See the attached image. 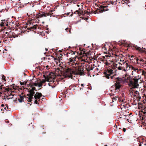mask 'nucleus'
<instances>
[{
    "mask_svg": "<svg viewBox=\"0 0 146 146\" xmlns=\"http://www.w3.org/2000/svg\"><path fill=\"white\" fill-rule=\"evenodd\" d=\"M37 86V83H32L30 87V88L28 89L29 94H27V96H28V97H27L28 100H27V101H28L29 102H31L32 101L33 96L35 94L34 91H37L36 88L33 86Z\"/></svg>",
    "mask_w": 146,
    "mask_h": 146,
    "instance_id": "f257e3e1",
    "label": "nucleus"
},
{
    "mask_svg": "<svg viewBox=\"0 0 146 146\" xmlns=\"http://www.w3.org/2000/svg\"><path fill=\"white\" fill-rule=\"evenodd\" d=\"M55 10H51L48 13H45L44 12L38 13L35 17L34 18H33V17H32L31 20H34L35 19L42 18L43 17H46L47 16H50V17H51V16L54 14L53 12Z\"/></svg>",
    "mask_w": 146,
    "mask_h": 146,
    "instance_id": "f03ea898",
    "label": "nucleus"
},
{
    "mask_svg": "<svg viewBox=\"0 0 146 146\" xmlns=\"http://www.w3.org/2000/svg\"><path fill=\"white\" fill-rule=\"evenodd\" d=\"M126 78L127 77V79L129 80V84L130 86L132 87L133 88H138L139 86L138 84V80L137 79L133 78V79H130V76L128 75H126Z\"/></svg>",
    "mask_w": 146,
    "mask_h": 146,
    "instance_id": "7ed1b4c3",
    "label": "nucleus"
},
{
    "mask_svg": "<svg viewBox=\"0 0 146 146\" xmlns=\"http://www.w3.org/2000/svg\"><path fill=\"white\" fill-rule=\"evenodd\" d=\"M114 1H113L112 0L107 1L105 4L106 6H103L102 5L100 6V7H99V12L100 13H102L104 12V11H107L108 9L106 8L108 7L107 5H109L110 4L112 5L114 4Z\"/></svg>",
    "mask_w": 146,
    "mask_h": 146,
    "instance_id": "20e7f679",
    "label": "nucleus"
},
{
    "mask_svg": "<svg viewBox=\"0 0 146 146\" xmlns=\"http://www.w3.org/2000/svg\"><path fill=\"white\" fill-rule=\"evenodd\" d=\"M76 74V72L70 68H68L64 74L65 77H68L72 78L73 77H75Z\"/></svg>",
    "mask_w": 146,
    "mask_h": 146,
    "instance_id": "39448f33",
    "label": "nucleus"
},
{
    "mask_svg": "<svg viewBox=\"0 0 146 146\" xmlns=\"http://www.w3.org/2000/svg\"><path fill=\"white\" fill-rule=\"evenodd\" d=\"M123 80L122 78L119 77L117 78H116L115 81L116 83L114 85H113V86L115 87V90H119L121 88V84L123 83Z\"/></svg>",
    "mask_w": 146,
    "mask_h": 146,
    "instance_id": "423d86ee",
    "label": "nucleus"
},
{
    "mask_svg": "<svg viewBox=\"0 0 146 146\" xmlns=\"http://www.w3.org/2000/svg\"><path fill=\"white\" fill-rule=\"evenodd\" d=\"M123 65H125V66L126 67V69H125V71L126 70L128 71L130 69H131V70H133L135 71H136V70H137V72L138 71V69L137 68H135L132 65L128 64L126 61H125L123 63Z\"/></svg>",
    "mask_w": 146,
    "mask_h": 146,
    "instance_id": "0eeeda50",
    "label": "nucleus"
},
{
    "mask_svg": "<svg viewBox=\"0 0 146 146\" xmlns=\"http://www.w3.org/2000/svg\"><path fill=\"white\" fill-rule=\"evenodd\" d=\"M77 56H76L75 57L72 58V57L69 59V61L67 62V63L69 64H70V65L72 66L73 67L75 66H74V65H75L77 64V63H75L74 62L75 61H76V58L77 57ZM76 65H75V66Z\"/></svg>",
    "mask_w": 146,
    "mask_h": 146,
    "instance_id": "6e6552de",
    "label": "nucleus"
},
{
    "mask_svg": "<svg viewBox=\"0 0 146 146\" xmlns=\"http://www.w3.org/2000/svg\"><path fill=\"white\" fill-rule=\"evenodd\" d=\"M113 73V70L111 69H109L106 70L104 72L105 75V76L108 79H109L110 75L112 74Z\"/></svg>",
    "mask_w": 146,
    "mask_h": 146,
    "instance_id": "1a4fd4ad",
    "label": "nucleus"
},
{
    "mask_svg": "<svg viewBox=\"0 0 146 146\" xmlns=\"http://www.w3.org/2000/svg\"><path fill=\"white\" fill-rule=\"evenodd\" d=\"M42 95L41 93H39L38 92H36V94L34 96V97L35 99H39V101L40 100V97L42 96ZM34 103L37 104H38L37 102V101L36 100L35 101Z\"/></svg>",
    "mask_w": 146,
    "mask_h": 146,
    "instance_id": "9d476101",
    "label": "nucleus"
},
{
    "mask_svg": "<svg viewBox=\"0 0 146 146\" xmlns=\"http://www.w3.org/2000/svg\"><path fill=\"white\" fill-rule=\"evenodd\" d=\"M3 85H2L1 86H0V89L1 90H2L3 89L5 88V92H7L8 93V94L9 96H10L11 95H12L13 96H14L12 94V91H11V90L10 89L9 90V88H5L3 87Z\"/></svg>",
    "mask_w": 146,
    "mask_h": 146,
    "instance_id": "9b49d317",
    "label": "nucleus"
},
{
    "mask_svg": "<svg viewBox=\"0 0 146 146\" xmlns=\"http://www.w3.org/2000/svg\"><path fill=\"white\" fill-rule=\"evenodd\" d=\"M137 63L138 64H140L142 66H143L146 64V61H144L143 59L139 58L136 59Z\"/></svg>",
    "mask_w": 146,
    "mask_h": 146,
    "instance_id": "f8f14e48",
    "label": "nucleus"
},
{
    "mask_svg": "<svg viewBox=\"0 0 146 146\" xmlns=\"http://www.w3.org/2000/svg\"><path fill=\"white\" fill-rule=\"evenodd\" d=\"M133 47L135 49H136L140 52L146 53V50L145 48H144V50H143L140 47L135 45L133 46Z\"/></svg>",
    "mask_w": 146,
    "mask_h": 146,
    "instance_id": "ddd939ff",
    "label": "nucleus"
},
{
    "mask_svg": "<svg viewBox=\"0 0 146 146\" xmlns=\"http://www.w3.org/2000/svg\"><path fill=\"white\" fill-rule=\"evenodd\" d=\"M86 67H84V66H82V65L80 66H78V71L80 74L82 75L84 73V69L86 70V69L85 68Z\"/></svg>",
    "mask_w": 146,
    "mask_h": 146,
    "instance_id": "4468645a",
    "label": "nucleus"
},
{
    "mask_svg": "<svg viewBox=\"0 0 146 146\" xmlns=\"http://www.w3.org/2000/svg\"><path fill=\"white\" fill-rule=\"evenodd\" d=\"M134 93L135 94V96L136 98H137L139 99V100L141 99V98L139 93L137 91H135L134 92Z\"/></svg>",
    "mask_w": 146,
    "mask_h": 146,
    "instance_id": "2eb2a0df",
    "label": "nucleus"
},
{
    "mask_svg": "<svg viewBox=\"0 0 146 146\" xmlns=\"http://www.w3.org/2000/svg\"><path fill=\"white\" fill-rule=\"evenodd\" d=\"M17 36L13 33H12L11 34L9 35L8 34V35L7 36V37H9V38L12 37L15 38Z\"/></svg>",
    "mask_w": 146,
    "mask_h": 146,
    "instance_id": "dca6fc26",
    "label": "nucleus"
},
{
    "mask_svg": "<svg viewBox=\"0 0 146 146\" xmlns=\"http://www.w3.org/2000/svg\"><path fill=\"white\" fill-rule=\"evenodd\" d=\"M20 98H18V100L19 102H21L23 101V99L24 97H26V96H25L24 95V96H22L21 95H19Z\"/></svg>",
    "mask_w": 146,
    "mask_h": 146,
    "instance_id": "f3484780",
    "label": "nucleus"
},
{
    "mask_svg": "<svg viewBox=\"0 0 146 146\" xmlns=\"http://www.w3.org/2000/svg\"><path fill=\"white\" fill-rule=\"evenodd\" d=\"M141 112L144 114L146 115V106H143L142 107V110Z\"/></svg>",
    "mask_w": 146,
    "mask_h": 146,
    "instance_id": "a211bd4d",
    "label": "nucleus"
},
{
    "mask_svg": "<svg viewBox=\"0 0 146 146\" xmlns=\"http://www.w3.org/2000/svg\"><path fill=\"white\" fill-rule=\"evenodd\" d=\"M143 117H142V119L143 120H144V121H145V120H146V114L145 115V114H144V113H143ZM143 125H145L146 126V122H145V121L143 122Z\"/></svg>",
    "mask_w": 146,
    "mask_h": 146,
    "instance_id": "6ab92c4d",
    "label": "nucleus"
},
{
    "mask_svg": "<svg viewBox=\"0 0 146 146\" xmlns=\"http://www.w3.org/2000/svg\"><path fill=\"white\" fill-rule=\"evenodd\" d=\"M121 66H122V64H121ZM117 68H118V70H123V71H125V68L124 67V66H119Z\"/></svg>",
    "mask_w": 146,
    "mask_h": 146,
    "instance_id": "aec40b11",
    "label": "nucleus"
},
{
    "mask_svg": "<svg viewBox=\"0 0 146 146\" xmlns=\"http://www.w3.org/2000/svg\"><path fill=\"white\" fill-rule=\"evenodd\" d=\"M74 14H77L82 15L83 13V11H81V12L79 11L78 10H77L74 13Z\"/></svg>",
    "mask_w": 146,
    "mask_h": 146,
    "instance_id": "412c9836",
    "label": "nucleus"
},
{
    "mask_svg": "<svg viewBox=\"0 0 146 146\" xmlns=\"http://www.w3.org/2000/svg\"><path fill=\"white\" fill-rule=\"evenodd\" d=\"M129 0H122L121 2L122 4L125 3L126 4H127L129 2Z\"/></svg>",
    "mask_w": 146,
    "mask_h": 146,
    "instance_id": "4be33fe9",
    "label": "nucleus"
},
{
    "mask_svg": "<svg viewBox=\"0 0 146 146\" xmlns=\"http://www.w3.org/2000/svg\"><path fill=\"white\" fill-rule=\"evenodd\" d=\"M80 50L81 51V52H80V54H84L83 55H84V54H86V51L85 50V49H82V50H81V48H80Z\"/></svg>",
    "mask_w": 146,
    "mask_h": 146,
    "instance_id": "5701e85b",
    "label": "nucleus"
},
{
    "mask_svg": "<svg viewBox=\"0 0 146 146\" xmlns=\"http://www.w3.org/2000/svg\"><path fill=\"white\" fill-rule=\"evenodd\" d=\"M94 68V67L93 66H91L90 67V69H88V68H86V70H87L88 72H89L91 70H92Z\"/></svg>",
    "mask_w": 146,
    "mask_h": 146,
    "instance_id": "b1692460",
    "label": "nucleus"
},
{
    "mask_svg": "<svg viewBox=\"0 0 146 146\" xmlns=\"http://www.w3.org/2000/svg\"><path fill=\"white\" fill-rule=\"evenodd\" d=\"M6 97V98H7V99L8 100H9V99H10V98H13V97H11V98H8V96H7V95H5V96H4V98H3V100H6V98H5V97Z\"/></svg>",
    "mask_w": 146,
    "mask_h": 146,
    "instance_id": "393cba45",
    "label": "nucleus"
},
{
    "mask_svg": "<svg viewBox=\"0 0 146 146\" xmlns=\"http://www.w3.org/2000/svg\"><path fill=\"white\" fill-rule=\"evenodd\" d=\"M65 30L66 31V32H68V31L70 33H71L70 30L69 28H66L65 29Z\"/></svg>",
    "mask_w": 146,
    "mask_h": 146,
    "instance_id": "a878e982",
    "label": "nucleus"
},
{
    "mask_svg": "<svg viewBox=\"0 0 146 146\" xmlns=\"http://www.w3.org/2000/svg\"><path fill=\"white\" fill-rule=\"evenodd\" d=\"M42 82H40L39 83H38V86L39 87H41L42 86Z\"/></svg>",
    "mask_w": 146,
    "mask_h": 146,
    "instance_id": "bb28decb",
    "label": "nucleus"
},
{
    "mask_svg": "<svg viewBox=\"0 0 146 146\" xmlns=\"http://www.w3.org/2000/svg\"><path fill=\"white\" fill-rule=\"evenodd\" d=\"M129 92H130L129 93V94L130 95H132L133 94V93L134 92V91L132 90H130Z\"/></svg>",
    "mask_w": 146,
    "mask_h": 146,
    "instance_id": "cd10ccee",
    "label": "nucleus"
},
{
    "mask_svg": "<svg viewBox=\"0 0 146 146\" xmlns=\"http://www.w3.org/2000/svg\"><path fill=\"white\" fill-rule=\"evenodd\" d=\"M2 80H4L5 81H6V80L5 79V77L4 75H2Z\"/></svg>",
    "mask_w": 146,
    "mask_h": 146,
    "instance_id": "c85d7f7f",
    "label": "nucleus"
},
{
    "mask_svg": "<svg viewBox=\"0 0 146 146\" xmlns=\"http://www.w3.org/2000/svg\"><path fill=\"white\" fill-rule=\"evenodd\" d=\"M27 83V82H21L20 84H21V85H25Z\"/></svg>",
    "mask_w": 146,
    "mask_h": 146,
    "instance_id": "c756f323",
    "label": "nucleus"
},
{
    "mask_svg": "<svg viewBox=\"0 0 146 146\" xmlns=\"http://www.w3.org/2000/svg\"><path fill=\"white\" fill-rule=\"evenodd\" d=\"M117 98V97H113V98H111L113 99V102H114V100L116 101Z\"/></svg>",
    "mask_w": 146,
    "mask_h": 146,
    "instance_id": "7c9ffc66",
    "label": "nucleus"
},
{
    "mask_svg": "<svg viewBox=\"0 0 146 146\" xmlns=\"http://www.w3.org/2000/svg\"><path fill=\"white\" fill-rule=\"evenodd\" d=\"M84 14H88L90 13V12L87 10H86L84 11Z\"/></svg>",
    "mask_w": 146,
    "mask_h": 146,
    "instance_id": "2f4dec72",
    "label": "nucleus"
},
{
    "mask_svg": "<svg viewBox=\"0 0 146 146\" xmlns=\"http://www.w3.org/2000/svg\"><path fill=\"white\" fill-rule=\"evenodd\" d=\"M37 25H34L32 27L33 28V30L34 29H36V28L37 27L36 26Z\"/></svg>",
    "mask_w": 146,
    "mask_h": 146,
    "instance_id": "473e14b6",
    "label": "nucleus"
},
{
    "mask_svg": "<svg viewBox=\"0 0 146 146\" xmlns=\"http://www.w3.org/2000/svg\"><path fill=\"white\" fill-rule=\"evenodd\" d=\"M142 75H143L144 76H145L146 75V72L144 71V70H143L142 71Z\"/></svg>",
    "mask_w": 146,
    "mask_h": 146,
    "instance_id": "72a5a7b5",
    "label": "nucleus"
},
{
    "mask_svg": "<svg viewBox=\"0 0 146 146\" xmlns=\"http://www.w3.org/2000/svg\"><path fill=\"white\" fill-rule=\"evenodd\" d=\"M33 27H30L28 28V29L29 30H30V31L33 30Z\"/></svg>",
    "mask_w": 146,
    "mask_h": 146,
    "instance_id": "f704fd0d",
    "label": "nucleus"
},
{
    "mask_svg": "<svg viewBox=\"0 0 146 146\" xmlns=\"http://www.w3.org/2000/svg\"><path fill=\"white\" fill-rule=\"evenodd\" d=\"M77 53L78 52H74V51H72V54H75V53Z\"/></svg>",
    "mask_w": 146,
    "mask_h": 146,
    "instance_id": "c9c22d12",
    "label": "nucleus"
},
{
    "mask_svg": "<svg viewBox=\"0 0 146 146\" xmlns=\"http://www.w3.org/2000/svg\"><path fill=\"white\" fill-rule=\"evenodd\" d=\"M0 26L1 27H3L4 26V24L3 23H1V24H0Z\"/></svg>",
    "mask_w": 146,
    "mask_h": 146,
    "instance_id": "e433bc0d",
    "label": "nucleus"
},
{
    "mask_svg": "<svg viewBox=\"0 0 146 146\" xmlns=\"http://www.w3.org/2000/svg\"><path fill=\"white\" fill-rule=\"evenodd\" d=\"M123 130L124 132H125L126 131V129L125 128H123Z\"/></svg>",
    "mask_w": 146,
    "mask_h": 146,
    "instance_id": "4c0bfd02",
    "label": "nucleus"
},
{
    "mask_svg": "<svg viewBox=\"0 0 146 146\" xmlns=\"http://www.w3.org/2000/svg\"><path fill=\"white\" fill-rule=\"evenodd\" d=\"M6 107L7 108V109H8L9 108V106L7 104H6Z\"/></svg>",
    "mask_w": 146,
    "mask_h": 146,
    "instance_id": "58836bf2",
    "label": "nucleus"
},
{
    "mask_svg": "<svg viewBox=\"0 0 146 146\" xmlns=\"http://www.w3.org/2000/svg\"><path fill=\"white\" fill-rule=\"evenodd\" d=\"M45 82V80H43L42 81H41L40 82H42V83H43L44 82Z\"/></svg>",
    "mask_w": 146,
    "mask_h": 146,
    "instance_id": "ea45409f",
    "label": "nucleus"
},
{
    "mask_svg": "<svg viewBox=\"0 0 146 146\" xmlns=\"http://www.w3.org/2000/svg\"><path fill=\"white\" fill-rule=\"evenodd\" d=\"M70 14V13H66V15L68 16Z\"/></svg>",
    "mask_w": 146,
    "mask_h": 146,
    "instance_id": "a19ab883",
    "label": "nucleus"
},
{
    "mask_svg": "<svg viewBox=\"0 0 146 146\" xmlns=\"http://www.w3.org/2000/svg\"><path fill=\"white\" fill-rule=\"evenodd\" d=\"M110 95L111 96H112L114 95V94L111 93Z\"/></svg>",
    "mask_w": 146,
    "mask_h": 146,
    "instance_id": "79ce46f5",
    "label": "nucleus"
},
{
    "mask_svg": "<svg viewBox=\"0 0 146 146\" xmlns=\"http://www.w3.org/2000/svg\"><path fill=\"white\" fill-rule=\"evenodd\" d=\"M4 105L3 104H2L1 105V106L4 107Z\"/></svg>",
    "mask_w": 146,
    "mask_h": 146,
    "instance_id": "37998d69",
    "label": "nucleus"
},
{
    "mask_svg": "<svg viewBox=\"0 0 146 146\" xmlns=\"http://www.w3.org/2000/svg\"><path fill=\"white\" fill-rule=\"evenodd\" d=\"M81 86L83 87L84 86V84H81Z\"/></svg>",
    "mask_w": 146,
    "mask_h": 146,
    "instance_id": "c03bdc74",
    "label": "nucleus"
},
{
    "mask_svg": "<svg viewBox=\"0 0 146 146\" xmlns=\"http://www.w3.org/2000/svg\"><path fill=\"white\" fill-rule=\"evenodd\" d=\"M60 58H61L60 56L58 57V60H60Z\"/></svg>",
    "mask_w": 146,
    "mask_h": 146,
    "instance_id": "a18cd8bd",
    "label": "nucleus"
},
{
    "mask_svg": "<svg viewBox=\"0 0 146 146\" xmlns=\"http://www.w3.org/2000/svg\"><path fill=\"white\" fill-rule=\"evenodd\" d=\"M139 146H141V143H139Z\"/></svg>",
    "mask_w": 146,
    "mask_h": 146,
    "instance_id": "49530a36",
    "label": "nucleus"
},
{
    "mask_svg": "<svg viewBox=\"0 0 146 146\" xmlns=\"http://www.w3.org/2000/svg\"><path fill=\"white\" fill-rule=\"evenodd\" d=\"M120 61H122V62H123H123H124V60H123L122 61V60H121H121H120Z\"/></svg>",
    "mask_w": 146,
    "mask_h": 146,
    "instance_id": "de8ad7c7",
    "label": "nucleus"
},
{
    "mask_svg": "<svg viewBox=\"0 0 146 146\" xmlns=\"http://www.w3.org/2000/svg\"><path fill=\"white\" fill-rule=\"evenodd\" d=\"M45 50H46V51H47V50H48V49H47V48H45Z\"/></svg>",
    "mask_w": 146,
    "mask_h": 146,
    "instance_id": "09e8293b",
    "label": "nucleus"
},
{
    "mask_svg": "<svg viewBox=\"0 0 146 146\" xmlns=\"http://www.w3.org/2000/svg\"><path fill=\"white\" fill-rule=\"evenodd\" d=\"M111 79H112L113 78V76H111Z\"/></svg>",
    "mask_w": 146,
    "mask_h": 146,
    "instance_id": "8fccbe9b",
    "label": "nucleus"
},
{
    "mask_svg": "<svg viewBox=\"0 0 146 146\" xmlns=\"http://www.w3.org/2000/svg\"><path fill=\"white\" fill-rule=\"evenodd\" d=\"M72 13H72L70 15V16H72Z\"/></svg>",
    "mask_w": 146,
    "mask_h": 146,
    "instance_id": "3c124183",
    "label": "nucleus"
},
{
    "mask_svg": "<svg viewBox=\"0 0 146 146\" xmlns=\"http://www.w3.org/2000/svg\"><path fill=\"white\" fill-rule=\"evenodd\" d=\"M88 69H90V67H88Z\"/></svg>",
    "mask_w": 146,
    "mask_h": 146,
    "instance_id": "603ef678",
    "label": "nucleus"
},
{
    "mask_svg": "<svg viewBox=\"0 0 146 146\" xmlns=\"http://www.w3.org/2000/svg\"><path fill=\"white\" fill-rule=\"evenodd\" d=\"M115 56H118V55H116H116H115Z\"/></svg>",
    "mask_w": 146,
    "mask_h": 146,
    "instance_id": "864d4df0",
    "label": "nucleus"
},
{
    "mask_svg": "<svg viewBox=\"0 0 146 146\" xmlns=\"http://www.w3.org/2000/svg\"><path fill=\"white\" fill-rule=\"evenodd\" d=\"M105 64H106L107 65V62L106 63H105Z\"/></svg>",
    "mask_w": 146,
    "mask_h": 146,
    "instance_id": "5fc2aeb1",
    "label": "nucleus"
},
{
    "mask_svg": "<svg viewBox=\"0 0 146 146\" xmlns=\"http://www.w3.org/2000/svg\"><path fill=\"white\" fill-rule=\"evenodd\" d=\"M104 146H108L107 145H105Z\"/></svg>",
    "mask_w": 146,
    "mask_h": 146,
    "instance_id": "6e6d98bb",
    "label": "nucleus"
},
{
    "mask_svg": "<svg viewBox=\"0 0 146 146\" xmlns=\"http://www.w3.org/2000/svg\"><path fill=\"white\" fill-rule=\"evenodd\" d=\"M82 88H80V90H81Z\"/></svg>",
    "mask_w": 146,
    "mask_h": 146,
    "instance_id": "4d7b16f0",
    "label": "nucleus"
},
{
    "mask_svg": "<svg viewBox=\"0 0 146 146\" xmlns=\"http://www.w3.org/2000/svg\"><path fill=\"white\" fill-rule=\"evenodd\" d=\"M32 102H31V103L30 104V105H31L32 104Z\"/></svg>",
    "mask_w": 146,
    "mask_h": 146,
    "instance_id": "13d9d810",
    "label": "nucleus"
},
{
    "mask_svg": "<svg viewBox=\"0 0 146 146\" xmlns=\"http://www.w3.org/2000/svg\"><path fill=\"white\" fill-rule=\"evenodd\" d=\"M46 67H48V66H46Z\"/></svg>",
    "mask_w": 146,
    "mask_h": 146,
    "instance_id": "bf43d9fd",
    "label": "nucleus"
},
{
    "mask_svg": "<svg viewBox=\"0 0 146 146\" xmlns=\"http://www.w3.org/2000/svg\"><path fill=\"white\" fill-rule=\"evenodd\" d=\"M134 57V56H132L131 57Z\"/></svg>",
    "mask_w": 146,
    "mask_h": 146,
    "instance_id": "052dcab7",
    "label": "nucleus"
},
{
    "mask_svg": "<svg viewBox=\"0 0 146 146\" xmlns=\"http://www.w3.org/2000/svg\"><path fill=\"white\" fill-rule=\"evenodd\" d=\"M47 81H49V80L48 79V80H47Z\"/></svg>",
    "mask_w": 146,
    "mask_h": 146,
    "instance_id": "680f3d73",
    "label": "nucleus"
},
{
    "mask_svg": "<svg viewBox=\"0 0 146 146\" xmlns=\"http://www.w3.org/2000/svg\"><path fill=\"white\" fill-rule=\"evenodd\" d=\"M23 93H22V95H23Z\"/></svg>",
    "mask_w": 146,
    "mask_h": 146,
    "instance_id": "e2e57ef3",
    "label": "nucleus"
},
{
    "mask_svg": "<svg viewBox=\"0 0 146 146\" xmlns=\"http://www.w3.org/2000/svg\"><path fill=\"white\" fill-rule=\"evenodd\" d=\"M57 69H60V68H57Z\"/></svg>",
    "mask_w": 146,
    "mask_h": 146,
    "instance_id": "0e129e2a",
    "label": "nucleus"
},
{
    "mask_svg": "<svg viewBox=\"0 0 146 146\" xmlns=\"http://www.w3.org/2000/svg\"><path fill=\"white\" fill-rule=\"evenodd\" d=\"M6 34H7V32L6 33Z\"/></svg>",
    "mask_w": 146,
    "mask_h": 146,
    "instance_id": "69168bd1",
    "label": "nucleus"
},
{
    "mask_svg": "<svg viewBox=\"0 0 146 146\" xmlns=\"http://www.w3.org/2000/svg\"><path fill=\"white\" fill-rule=\"evenodd\" d=\"M6 109V108H4V109H5V110Z\"/></svg>",
    "mask_w": 146,
    "mask_h": 146,
    "instance_id": "338daca9",
    "label": "nucleus"
},
{
    "mask_svg": "<svg viewBox=\"0 0 146 146\" xmlns=\"http://www.w3.org/2000/svg\"><path fill=\"white\" fill-rule=\"evenodd\" d=\"M115 48V47H113V48Z\"/></svg>",
    "mask_w": 146,
    "mask_h": 146,
    "instance_id": "774afa93",
    "label": "nucleus"
}]
</instances>
